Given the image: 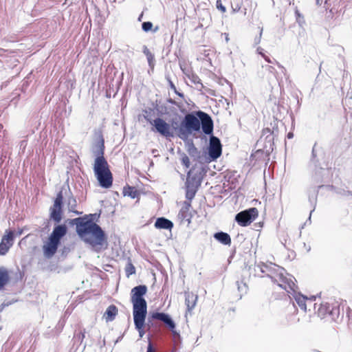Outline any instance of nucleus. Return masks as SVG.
<instances>
[{
    "instance_id": "27",
    "label": "nucleus",
    "mask_w": 352,
    "mask_h": 352,
    "mask_svg": "<svg viewBox=\"0 0 352 352\" xmlns=\"http://www.w3.org/2000/svg\"><path fill=\"white\" fill-rule=\"evenodd\" d=\"M237 288L238 291L240 293V298L243 294H245L248 290V287L246 284V283H244L243 280L241 281H236Z\"/></svg>"
},
{
    "instance_id": "41",
    "label": "nucleus",
    "mask_w": 352,
    "mask_h": 352,
    "mask_svg": "<svg viewBox=\"0 0 352 352\" xmlns=\"http://www.w3.org/2000/svg\"><path fill=\"white\" fill-rule=\"evenodd\" d=\"M270 133H273V131H272L270 129H269V128L264 129L263 130L261 138H263L264 136H267V135L270 134Z\"/></svg>"
},
{
    "instance_id": "12",
    "label": "nucleus",
    "mask_w": 352,
    "mask_h": 352,
    "mask_svg": "<svg viewBox=\"0 0 352 352\" xmlns=\"http://www.w3.org/2000/svg\"><path fill=\"white\" fill-rule=\"evenodd\" d=\"M155 131L165 138H172L174 133L171 126L161 118H155L153 122Z\"/></svg>"
},
{
    "instance_id": "20",
    "label": "nucleus",
    "mask_w": 352,
    "mask_h": 352,
    "mask_svg": "<svg viewBox=\"0 0 352 352\" xmlns=\"http://www.w3.org/2000/svg\"><path fill=\"white\" fill-rule=\"evenodd\" d=\"M118 314V308L114 305H109L104 314V318L106 322L113 321Z\"/></svg>"
},
{
    "instance_id": "51",
    "label": "nucleus",
    "mask_w": 352,
    "mask_h": 352,
    "mask_svg": "<svg viewBox=\"0 0 352 352\" xmlns=\"http://www.w3.org/2000/svg\"><path fill=\"white\" fill-rule=\"evenodd\" d=\"M268 70L270 72H273L274 70V68L271 67V66H269L268 67Z\"/></svg>"
},
{
    "instance_id": "30",
    "label": "nucleus",
    "mask_w": 352,
    "mask_h": 352,
    "mask_svg": "<svg viewBox=\"0 0 352 352\" xmlns=\"http://www.w3.org/2000/svg\"><path fill=\"white\" fill-rule=\"evenodd\" d=\"M11 246L12 243L8 244L3 240H1L0 243V255H5Z\"/></svg>"
},
{
    "instance_id": "43",
    "label": "nucleus",
    "mask_w": 352,
    "mask_h": 352,
    "mask_svg": "<svg viewBox=\"0 0 352 352\" xmlns=\"http://www.w3.org/2000/svg\"><path fill=\"white\" fill-rule=\"evenodd\" d=\"M171 126H173V128L175 129V130H177L178 131V128L177 126H178V123L177 121H175L174 120H171Z\"/></svg>"
},
{
    "instance_id": "37",
    "label": "nucleus",
    "mask_w": 352,
    "mask_h": 352,
    "mask_svg": "<svg viewBox=\"0 0 352 352\" xmlns=\"http://www.w3.org/2000/svg\"><path fill=\"white\" fill-rule=\"evenodd\" d=\"M265 137V140L270 143V146H272V142L274 140V133H270V134H267Z\"/></svg>"
},
{
    "instance_id": "39",
    "label": "nucleus",
    "mask_w": 352,
    "mask_h": 352,
    "mask_svg": "<svg viewBox=\"0 0 352 352\" xmlns=\"http://www.w3.org/2000/svg\"><path fill=\"white\" fill-rule=\"evenodd\" d=\"M338 193L342 196H351L352 197V191H349V190H342L338 192Z\"/></svg>"
},
{
    "instance_id": "32",
    "label": "nucleus",
    "mask_w": 352,
    "mask_h": 352,
    "mask_svg": "<svg viewBox=\"0 0 352 352\" xmlns=\"http://www.w3.org/2000/svg\"><path fill=\"white\" fill-rule=\"evenodd\" d=\"M231 7L233 12H239L241 7V0H232Z\"/></svg>"
},
{
    "instance_id": "11",
    "label": "nucleus",
    "mask_w": 352,
    "mask_h": 352,
    "mask_svg": "<svg viewBox=\"0 0 352 352\" xmlns=\"http://www.w3.org/2000/svg\"><path fill=\"white\" fill-rule=\"evenodd\" d=\"M185 184L186 198L190 201L195 197L197 188L201 184V181L196 175L192 176L190 171L188 173Z\"/></svg>"
},
{
    "instance_id": "2",
    "label": "nucleus",
    "mask_w": 352,
    "mask_h": 352,
    "mask_svg": "<svg viewBox=\"0 0 352 352\" xmlns=\"http://www.w3.org/2000/svg\"><path fill=\"white\" fill-rule=\"evenodd\" d=\"M213 121L208 113L201 111L188 113L180 123L178 136L186 140L193 133L199 132L201 129L206 135H211L213 133Z\"/></svg>"
},
{
    "instance_id": "45",
    "label": "nucleus",
    "mask_w": 352,
    "mask_h": 352,
    "mask_svg": "<svg viewBox=\"0 0 352 352\" xmlns=\"http://www.w3.org/2000/svg\"><path fill=\"white\" fill-rule=\"evenodd\" d=\"M263 58L269 63H272L273 61L270 58L269 56L265 55H263Z\"/></svg>"
},
{
    "instance_id": "9",
    "label": "nucleus",
    "mask_w": 352,
    "mask_h": 352,
    "mask_svg": "<svg viewBox=\"0 0 352 352\" xmlns=\"http://www.w3.org/2000/svg\"><path fill=\"white\" fill-rule=\"evenodd\" d=\"M258 214V210L256 208H251L236 214L235 221L241 226H247L255 220Z\"/></svg>"
},
{
    "instance_id": "6",
    "label": "nucleus",
    "mask_w": 352,
    "mask_h": 352,
    "mask_svg": "<svg viewBox=\"0 0 352 352\" xmlns=\"http://www.w3.org/2000/svg\"><path fill=\"white\" fill-rule=\"evenodd\" d=\"M94 172L101 187L109 188L112 186L113 176L108 162H97V164H94Z\"/></svg>"
},
{
    "instance_id": "44",
    "label": "nucleus",
    "mask_w": 352,
    "mask_h": 352,
    "mask_svg": "<svg viewBox=\"0 0 352 352\" xmlns=\"http://www.w3.org/2000/svg\"><path fill=\"white\" fill-rule=\"evenodd\" d=\"M295 15H296V20H297V21L300 23V21L298 20V19H299V18H300V17H302V18H303V17H302V16L300 14V13L299 10H297V9L295 10Z\"/></svg>"
},
{
    "instance_id": "34",
    "label": "nucleus",
    "mask_w": 352,
    "mask_h": 352,
    "mask_svg": "<svg viewBox=\"0 0 352 352\" xmlns=\"http://www.w3.org/2000/svg\"><path fill=\"white\" fill-rule=\"evenodd\" d=\"M153 26V23L151 21H146L142 23V29L145 32L151 31Z\"/></svg>"
},
{
    "instance_id": "47",
    "label": "nucleus",
    "mask_w": 352,
    "mask_h": 352,
    "mask_svg": "<svg viewBox=\"0 0 352 352\" xmlns=\"http://www.w3.org/2000/svg\"><path fill=\"white\" fill-rule=\"evenodd\" d=\"M315 146H316V144H314V146L313 147V149H312V152H311V155H312V157L313 158H315L316 156V152H315Z\"/></svg>"
},
{
    "instance_id": "18",
    "label": "nucleus",
    "mask_w": 352,
    "mask_h": 352,
    "mask_svg": "<svg viewBox=\"0 0 352 352\" xmlns=\"http://www.w3.org/2000/svg\"><path fill=\"white\" fill-rule=\"evenodd\" d=\"M185 296V304L188 311H191L195 307L197 301L198 296L192 292H186Z\"/></svg>"
},
{
    "instance_id": "28",
    "label": "nucleus",
    "mask_w": 352,
    "mask_h": 352,
    "mask_svg": "<svg viewBox=\"0 0 352 352\" xmlns=\"http://www.w3.org/2000/svg\"><path fill=\"white\" fill-rule=\"evenodd\" d=\"M143 53L146 55L149 66H153L154 55L150 52L148 47L144 45L143 47Z\"/></svg>"
},
{
    "instance_id": "25",
    "label": "nucleus",
    "mask_w": 352,
    "mask_h": 352,
    "mask_svg": "<svg viewBox=\"0 0 352 352\" xmlns=\"http://www.w3.org/2000/svg\"><path fill=\"white\" fill-rule=\"evenodd\" d=\"M187 76L192 83L196 85H199V88H198L199 90L204 88V85L201 83V79L197 74L194 73H190L188 74Z\"/></svg>"
},
{
    "instance_id": "17",
    "label": "nucleus",
    "mask_w": 352,
    "mask_h": 352,
    "mask_svg": "<svg viewBox=\"0 0 352 352\" xmlns=\"http://www.w3.org/2000/svg\"><path fill=\"white\" fill-rule=\"evenodd\" d=\"M146 314H142L140 316H137L136 314H133V321L135 329L138 331L140 338H142L144 334L143 327L145 323Z\"/></svg>"
},
{
    "instance_id": "8",
    "label": "nucleus",
    "mask_w": 352,
    "mask_h": 352,
    "mask_svg": "<svg viewBox=\"0 0 352 352\" xmlns=\"http://www.w3.org/2000/svg\"><path fill=\"white\" fill-rule=\"evenodd\" d=\"M317 313L321 318L329 316L331 320H335L340 315V307L337 302H322L318 305Z\"/></svg>"
},
{
    "instance_id": "16",
    "label": "nucleus",
    "mask_w": 352,
    "mask_h": 352,
    "mask_svg": "<svg viewBox=\"0 0 352 352\" xmlns=\"http://www.w3.org/2000/svg\"><path fill=\"white\" fill-rule=\"evenodd\" d=\"M93 153L96 157L94 164H97V162L98 161H100L102 163L107 162L106 159L104 157V141L102 137L96 144L95 148L93 150Z\"/></svg>"
},
{
    "instance_id": "49",
    "label": "nucleus",
    "mask_w": 352,
    "mask_h": 352,
    "mask_svg": "<svg viewBox=\"0 0 352 352\" xmlns=\"http://www.w3.org/2000/svg\"><path fill=\"white\" fill-rule=\"evenodd\" d=\"M158 30H159V27H158V26H156V27H155L153 29L152 28L151 31H152L153 32H157V31H158Z\"/></svg>"
},
{
    "instance_id": "4",
    "label": "nucleus",
    "mask_w": 352,
    "mask_h": 352,
    "mask_svg": "<svg viewBox=\"0 0 352 352\" xmlns=\"http://www.w3.org/2000/svg\"><path fill=\"white\" fill-rule=\"evenodd\" d=\"M67 232V228L65 224H59L54 228L48 241L43 247L44 255L47 258H50L55 254L61 239L66 235Z\"/></svg>"
},
{
    "instance_id": "29",
    "label": "nucleus",
    "mask_w": 352,
    "mask_h": 352,
    "mask_svg": "<svg viewBox=\"0 0 352 352\" xmlns=\"http://www.w3.org/2000/svg\"><path fill=\"white\" fill-rule=\"evenodd\" d=\"M85 337V329L80 330V332L77 334H75L74 336V343L76 342H80V345L82 344V341Z\"/></svg>"
},
{
    "instance_id": "55",
    "label": "nucleus",
    "mask_w": 352,
    "mask_h": 352,
    "mask_svg": "<svg viewBox=\"0 0 352 352\" xmlns=\"http://www.w3.org/2000/svg\"><path fill=\"white\" fill-rule=\"evenodd\" d=\"M316 4L318 6H320L321 5V3L320 2V0H316Z\"/></svg>"
},
{
    "instance_id": "36",
    "label": "nucleus",
    "mask_w": 352,
    "mask_h": 352,
    "mask_svg": "<svg viewBox=\"0 0 352 352\" xmlns=\"http://www.w3.org/2000/svg\"><path fill=\"white\" fill-rule=\"evenodd\" d=\"M216 8L223 13L226 12V8L223 5L221 0H217Z\"/></svg>"
},
{
    "instance_id": "3",
    "label": "nucleus",
    "mask_w": 352,
    "mask_h": 352,
    "mask_svg": "<svg viewBox=\"0 0 352 352\" xmlns=\"http://www.w3.org/2000/svg\"><path fill=\"white\" fill-rule=\"evenodd\" d=\"M264 270L265 276L269 277L274 283L281 287L285 288L283 285L291 284L294 286L295 278L291 274H287L284 268L272 263H265Z\"/></svg>"
},
{
    "instance_id": "13",
    "label": "nucleus",
    "mask_w": 352,
    "mask_h": 352,
    "mask_svg": "<svg viewBox=\"0 0 352 352\" xmlns=\"http://www.w3.org/2000/svg\"><path fill=\"white\" fill-rule=\"evenodd\" d=\"M210 135L208 155L212 160H216L219 157L222 153V145L220 140L212 135Z\"/></svg>"
},
{
    "instance_id": "5",
    "label": "nucleus",
    "mask_w": 352,
    "mask_h": 352,
    "mask_svg": "<svg viewBox=\"0 0 352 352\" xmlns=\"http://www.w3.org/2000/svg\"><path fill=\"white\" fill-rule=\"evenodd\" d=\"M146 292L147 287L144 285L136 286L131 291L133 314H136L137 316H140L142 314H147V303L144 298Z\"/></svg>"
},
{
    "instance_id": "7",
    "label": "nucleus",
    "mask_w": 352,
    "mask_h": 352,
    "mask_svg": "<svg viewBox=\"0 0 352 352\" xmlns=\"http://www.w3.org/2000/svg\"><path fill=\"white\" fill-rule=\"evenodd\" d=\"M296 281V280H294V286L291 285V284L283 285L285 286L283 289L287 292L289 297L291 299H294L295 302L298 304L302 310L306 311V302L307 301L309 304H311L312 303L313 300L316 299V297L313 296L311 298H308L307 296L298 292L297 291L298 286L295 283Z\"/></svg>"
},
{
    "instance_id": "26",
    "label": "nucleus",
    "mask_w": 352,
    "mask_h": 352,
    "mask_svg": "<svg viewBox=\"0 0 352 352\" xmlns=\"http://www.w3.org/2000/svg\"><path fill=\"white\" fill-rule=\"evenodd\" d=\"M265 263H262V262L255 264V265L254 267L255 276H261V277L265 276V275H264V270L265 268Z\"/></svg>"
},
{
    "instance_id": "19",
    "label": "nucleus",
    "mask_w": 352,
    "mask_h": 352,
    "mask_svg": "<svg viewBox=\"0 0 352 352\" xmlns=\"http://www.w3.org/2000/svg\"><path fill=\"white\" fill-rule=\"evenodd\" d=\"M155 227L157 229L171 230L173 223L165 217H159L155 222Z\"/></svg>"
},
{
    "instance_id": "38",
    "label": "nucleus",
    "mask_w": 352,
    "mask_h": 352,
    "mask_svg": "<svg viewBox=\"0 0 352 352\" xmlns=\"http://www.w3.org/2000/svg\"><path fill=\"white\" fill-rule=\"evenodd\" d=\"M188 151L189 154H190V155H192L194 152L197 151V148L195 146L192 142L189 144Z\"/></svg>"
},
{
    "instance_id": "23",
    "label": "nucleus",
    "mask_w": 352,
    "mask_h": 352,
    "mask_svg": "<svg viewBox=\"0 0 352 352\" xmlns=\"http://www.w3.org/2000/svg\"><path fill=\"white\" fill-rule=\"evenodd\" d=\"M123 195L124 196H127L132 199H135L138 197L139 192L135 187L128 186L124 188Z\"/></svg>"
},
{
    "instance_id": "56",
    "label": "nucleus",
    "mask_w": 352,
    "mask_h": 352,
    "mask_svg": "<svg viewBox=\"0 0 352 352\" xmlns=\"http://www.w3.org/2000/svg\"><path fill=\"white\" fill-rule=\"evenodd\" d=\"M170 86L173 89H174L175 90H176V88L175 87V85L173 84V82H170Z\"/></svg>"
},
{
    "instance_id": "50",
    "label": "nucleus",
    "mask_w": 352,
    "mask_h": 352,
    "mask_svg": "<svg viewBox=\"0 0 352 352\" xmlns=\"http://www.w3.org/2000/svg\"><path fill=\"white\" fill-rule=\"evenodd\" d=\"M287 138H288L289 139L292 138H293V133H291V132H290V133H289L287 134Z\"/></svg>"
},
{
    "instance_id": "46",
    "label": "nucleus",
    "mask_w": 352,
    "mask_h": 352,
    "mask_svg": "<svg viewBox=\"0 0 352 352\" xmlns=\"http://www.w3.org/2000/svg\"><path fill=\"white\" fill-rule=\"evenodd\" d=\"M257 50L258 53L260 55H261L262 56H263V55H265V54H264V52H263V48H261V47H258L257 48V50Z\"/></svg>"
},
{
    "instance_id": "40",
    "label": "nucleus",
    "mask_w": 352,
    "mask_h": 352,
    "mask_svg": "<svg viewBox=\"0 0 352 352\" xmlns=\"http://www.w3.org/2000/svg\"><path fill=\"white\" fill-rule=\"evenodd\" d=\"M262 34H263V28H261L260 30L259 36L254 38V44L255 45H258L260 43L261 40Z\"/></svg>"
},
{
    "instance_id": "22",
    "label": "nucleus",
    "mask_w": 352,
    "mask_h": 352,
    "mask_svg": "<svg viewBox=\"0 0 352 352\" xmlns=\"http://www.w3.org/2000/svg\"><path fill=\"white\" fill-rule=\"evenodd\" d=\"M9 281L8 270L5 267H0V289Z\"/></svg>"
},
{
    "instance_id": "31",
    "label": "nucleus",
    "mask_w": 352,
    "mask_h": 352,
    "mask_svg": "<svg viewBox=\"0 0 352 352\" xmlns=\"http://www.w3.org/2000/svg\"><path fill=\"white\" fill-rule=\"evenodd\" d=\"M4 242L8 244L12 243L14 240V233L12 231H6V234L2 238Z\"/></svg>"
},
{
    "instance_id": "33",
    "label": "nucleus",
    "mask_w": 352,
    "mask_h": 352,
    "mask_svg": "<svg viewBox=\"0 0 352 352\" xmlns=\"http://www.w3.org/2000/svg\"><path fill=\"white\" fill-rule=\"evenodd\" d=\"M125 272L128 277L135 273V267L132 263H129L126 265L125 268Z\"/></svg>"
},
{
    "instance_id": "14",
    "label": "nucleus",
    "mask_w": 352,
    "mask_h": 352,
    "mask_svg": "<svg viewBox=\"0 0 352 352\" xmlns=\"http://www.w3.org/2000/svg\"><path fill=\"white\" fill-rule=\"evenodd\" d=\"M150 318L157 320L163 322L171 331L175 334V324L171 317L165 313L163 312H153L150 314L148 320L150 322Z\"/></svg>"
},
{
    "instance_id": "57",
    "label": "nucleus",
    "mask_w": 352,
    "mask_h": 352,
    "mask_svg": "<svg viewBox=\"0 0 352 352\" xmlns=\"http://www.w3.org/2000/svg\"><path fill=\"white\" fill-rule=\"evenodd\" d=\"M85 347H86V344H84L82 347V349H81V351H83L85 350Z\"/></svg>"
},
{
    "instance_id": "52",
    "label": "nucleus",
    "mask_w": 352,
    "mask_h": 352,
    "mask_svg": "<svg viewBox=\"0 0 352 352\" xmlns=\"http://www.w3.org/2000/svg\"><path fill=\"white\" fill-rule=\"evenodd\" d=\"M276 63H277L278 66L280 68H281L283 70H285V67H284L283 66H282L281 65H280V64H279L278 63H277V62H276Z\"/></svg>"
},
{
    "instance_id": "59",
    "label": "nucleus",
    "mask_w": 352,
    "mask_h": 352,
    "mask_svg": "<svg viewBox=\"0 0 352 352\" xmlns=\"http://www.w3.org/2000/svg\"><path fill=\"white\" fill-rule=\"evenodd\" d=\"M306 249H307V252H309V251H310V250H311V248H310V246H309V247H306Z\"/></svg>"
},
{
    "instance_id": "15",
    "label": "nucleus",
    "mask_w": 352,
    "mask_h": 352,
    "mask_svg": "<svg viewBox=\"0 0 352 352\" xmlns=\"http://www.w3.org/2000/svg\"><path fill=\"white\" fill-rule=\"evenodd\" d=\"M192 217L191 212V204L189 201H184V204L178 213V218L181 223H187L188 225L190 223Z\"/></svg>"
},
{
    "instance_id": "1",
    "label": "nucleus",
    "mask_w": 352,
    "mask_h": 352,
    "mask_svg": "<svg viewBox=\"0 0 352 352\" xmlns=\"http://www.w3.org/2000/svg\"><path fill=\"white\" fill-rule=\"evenodd\" d=\"M69 223L76 226L79 237L90 245L97 252L107 248V239L101 227L89 219L87 215L70 220Z\"/></svg>"
},
{
    "instance_id": "48",
    "label": "nucleus",
    "mask_w": 352,
    "mask_h": 352,
    "mask_svg": "<svg viewBox=\"0 0 352 352\" xmlns=\"http://www.w3.org/2000/svg\"><path fill=\"white\" fill-rule=\"evenodd\" d=\"M168 102H169V103H170L172 104H177V102L174 100H173L171 98L168 100Z\"/></svg>"
},
{
    "instance_id": "54",
    "label": "nucleus",
    "mask_w": 352,
    "mask_h": 352,
    "mask_svg": "<svg viewBox=\"0 0 352 352\" xmlns=\"http://www.w3.org/2000/svg\"><path fill=\"white\" fill-rule=\"evenodd\" d=\"M311 213H312V211H311L310 214H309V219H308V221H309V223H311Z\"/></svg>"
},
{
    "instance_id": "10",
    "label": "nucleus",
    "mask_w": 352,
    "mask_h": 352,
    "mask_svg": "<svg viewBox=\"0 0 352 352\" xmlns=\"http://www.w3.org/2000/svg\"><path fill=\"white\" fill-rule=\"evenodd\" d=\"M63 197L62 192H59L54 201V204L50 208V219L56 223H59L62 220L63 216Z\"/></svg>"
},
{
    "instance_id": "53",
    "label": "nucleus",
    "mask_w": 352,
    "mask_h": 352,
    "mask_svg": "<svg viewBox=\"0 0 352 352\" xmlns=\"http://www.w3.org/2000/svg\"><path fill=\"white\" fill-rule=\"evenodd\" d=\"M175 93H176L178 96H179L180 97H183V96H184L183 94H181V93H179V92H177L176 90H175Z\"/></svg>"
},
{
    "instance_id": "42",
    "label": "nucleus",
    "mask_w": 352,
    "mask_h": 352,
    "mask_svg": "<svg viewBox=\"0 0 352 352\" xmlns=\"http://www.w3.org/2000/svg\"><path fill=\"white\" fill-rule=\"evenodd\" d=\"M146 352H155V349L153 348V346L151 342H148Z\"/></svg>"
},
{
    "instance_id": "60",
    "label": "nucleus",
    "mask_w": 352,
    "mask_h": 352,
    "mask_svg": "<svg viewBox=\"0 0 352 352\" xmlns=\"http://www.w3.org/2000/svg\"><path fill=\"white\" fill-rule=\"evenodd\" d=\"M314 308L316 309V303H314Z\"/></svg>"
},
{
    "instance_id": "21",
    "label": "nucleus",
    "mask_w": 352,
    "mask_h": 352,
    "mask_svg": "<svg viewBox=\"0 0 352 352\" xmlns=\"http://www.w3.org/2000/svg\"><path fill=\"white\" fill-rule=\"evenodd\" d=\"M214 238L218 241L219 243L226 245H230L231 244V238L230 236L224 232H218L214 233Z\"/></svg>"
},
{
    "instance_id": "35",
    "label": "nucleus",
    "mask_w": 352,
    "mask_h": 352,
    "mask_svg": "<svg viewBox=\"0 0 352 352\" xmlns=\"http://www.w3.org/2000/svg\"><path fill=\"white\" fill-rule=\"evenodd\" d=\"M181 160H182V164L185 167L188 168L190 166V160H189L188 157L185 153H183L182 155Z\"/></svg>"
},
{
    "instance_id": "58",
    "label": "nucleus",
    "mask_w": 352,
    "mask_h": 352,
    "mask_svg": "<svg viewBox=\"0 0 352 352\" xmlns=\"http://www.w3.org/2000/svg\"><path fill=\"white\" fill-rule=\"evenodd\" d=\"M306 249H307V252H309V251H310V250H311V248H310V246H309V247H306Z\"/></svg>"
},
{
    "instance_id": "24",
    "label": "nucleus",
    "mask_w": 352,
    "mask_h": 352,
    "mask_svg": "<svg viewBox=\"0 0 352 352\" xmlns=\"http://www.w3.org/2000/svg\"><path fill=\"white\" fill-rule=\"evenodd\" d=\"M67 205L68 210H69V212H74L76 214H82L81 212H78L75 210L77 206V203L76 199L74 197L72 196L68 199Z\"/></svg>"
}]
</instances>
